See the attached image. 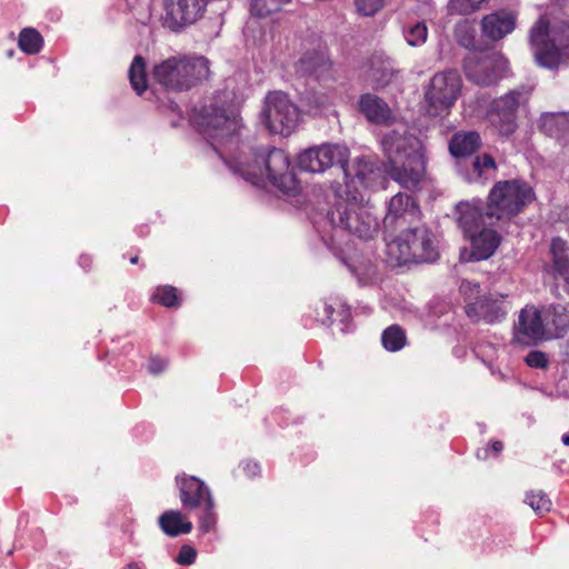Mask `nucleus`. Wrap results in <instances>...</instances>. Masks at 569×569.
<instances>
[{
    "label": "nucleus",
    "instance_id": "nucleus-31",
    "mask_svg": "<svg viewBox=\"0 0 569 569\" xmlns=\"http://www.w3.org/2000/svg\"><path fill=\"white\" fill-rule=\"evenodd\" d=\"M18 44L23 52L36 54L43 46V38L34 28H24L19 34Z\"/></svg>",
    "mask_w": 569,
    "mask_h": 569
},
{
    "label": "nucleus",
    "instance_id": "nucleus-4",
    "mask_svg": "<svg viewBox=\"0 0 569 569\" xmlns=\"http://www.w3.org/2000/svg\"><path fill=\"white\" fill-rule=\"evenodd\" d=\"M152 74L166 90L188 91L209 79L210 62L204 57L174 56L156 64Z\"/></svg>",
    "mask_w": 569,
    "mask_h": 569
},
{
    "label": "nucleus",
    "instance_id": "nucleus-2",
    "mask_svg": "<svg viewBox=\"0 0 569 569\" xmlns=\"http://www.w3.org/2000/svg\"><path fill=\"white\" fill-rule=\"evenodd\" d=\"M535 199L532 188L518 180L497 182L490 190L488 206L483 210L470 203L458 206V223L472 249H498L500 233L491 228L496 221L519 214Z\"/></svg>",
    "mask_w": 569,
    "mask_h": 569
},
{
    "label": "nucleus",
    "instance_id": "nucleus-27",
    "mask_svg": "<svg viewBox=\"0 0 569 569\" xmlns=\"http://www.w3.org/2000/svg\"><path fill=\"white\" fill-rule=\"evenodd\" d=\"M390 260L388 262L391 267H401L409 263H433L439 259V251H388Z\"/></svg>",
    "mask_w": 569,
    "mask_h": 569
},
{
    "label": "nucleus",
    "instance_id": "nucleus-32",
    "mask_svg": "<svg viewBox=\"0 0 569 569\" xmlns=\"http://www.w3.org/2000/svg\"><path fill=\"white\" fill-rule=\"evenodd\" d=\"M381 341L387 350L399 351L406 345L405 330L398 325H392L382 332Z\"/></svg>",
    "mask_w": 569,
    "mask_h": 569
},
{
    "label": "nucleus",
    "instance_id": "nucleus-56",
    "mask_svg": "<svg viewBox=\"0 0 569 569\" xmlns=\"http://www.w3.org/2000/svg\"><path fill=\"white\" fill-rule=\"evenodd\" d=\"M88 260H89V257H88L87 254H81V257H80V262H81V263H82V262H86V261H88Z\"/></svg>",
    "mask_w": 569,
    "mask_h": 569
},
{
    "label": "nucleus",
    "instance_id": "nucleus-47",
    "mask_svg": "<svg viewBox=\"0 0 569 569\" xmlns=\"http://www.w3.org/2000/svg\"><path fill=\"white\" fill-rule=\"evenodd\" d=\"M167 365V360L158 356L151 357L148 363V371L152 375H159L166 369Z\"/></svg>",
    "mask_w": 569,
    "mask_h": 569
},
{
    "label": "nucleus",
    "instance_id": "nucleus-28",
    "mask_svg": "<svg viewBox=\"0 0 569 569\" xmlns=\"http://www.w3.org/2000/svg\"><path fill=\"white\" fill-rule=\"evenodd\" d=\"M393 77V70L389 63L372 58L366 72V80L373 89H381L388 86Z\"/></svg>",
    "mask_w": 569,
    "mask_h": 569
},
{
    "label": "nucleus",
    "instance_id": "nucleus-45",
    "mask_svg": "<svg viewBox=\"0 0 569 569\" xmlns=\"http://www.w3.org/2000/svg\"><path fill=\"white\" fill-rule=\"evenodd\" d=\"M475 353L477 357L486 363H490L497 356V349L489 342H479L475 347Z\"/></svg>",
    "mask_w": 569,
    "mask_h": 569
},
{
    "label": "nucleus",
    "instance_id": "nucleus-34",
    "mask_svg": "<svg viewBox=\"0 0 569 569\" xmlns=\"http://www.w3.org/2000/svg\"><path fill=\"white\" fill-rule=\"evenodd\" d=\"M338 297H329L321 301L320 306L316 309V321L325 326H332L336 322L333 312L337 309Z\"/></svg>",
    "mask_w": 569,
    "mask_h": 569
},
{
    "label": "nucleus",
    "instance_id": "nucleus-6",
    "mask_svg": "<svg viewBox=\"0 0 569 569\" xmlns=\"http://www.w3.org/2000/svg\"><path fill=\"white\" fill-rule=\"evenodd\" d=\"M531 90L519 87L496 98L490 103L488 119L501 137H510L518 129V114L529 102Z\"/></svg>",
    "mask_w": 569,
    "mask_h": 569
},
{
    "label": "nucleus",
    "instance_id": "nucleus-40",
    "mask_svg": "<svg viewBox=\"0 0 569 569\" xmlns=\"http://www.w3.org/2000/svg\"><path fill=\"white\" fill-rule=\"evenodd\" d=\"M355 4L359 14L372 17L382 9L385 0H355Z\"/></svg>",
    "mask_w": 569,
    "mask_h": 569
},
{
    "label": "nucleus",
    "instance_id": "nucleus-11",
    "mask_svg": "<svg viewBox=\"0 0 569 569\" xmlns=\"http://www.w3.org/2000/svg\"><path fill=\"white\" fill-rule=\"evenodd\" d=\"M348 157L347 148L325 143L301 151L297 157V164L302 171L320 173L333 166L343 168L348 162Z\"/></svg>",
    "mask_w": 569,
    "mask_h": 569
},
{
    "label": "nucleus",
    "instance_id": "nucleus-44",
    "mask_svg": "<svg viewBox=\"0 0 569 569\" xmlns=\"http://www.w3.org/2000/svg\"><path fill=\"white\" fill-rule=\"evenodd\" d=\"M197 550L190 545H183L179 549V552L174 561L180 566H191L197 559Z\"/></svg>",
    "mask_w": 569,
    "mask_h": 569
},
{
    "label": "nucleus",
    "instance_id": "nucleus-38",
    "mask_svg": "<svg viewBox=\"0 0 569 569\" xmlns=\"http://www.w3.org/2000/svg\"><path fill=\"white\" fill-rule=\"evenodd\" d=\"M485 0H449L448 11L451 14H470L480 8Z\"/></svg>",
    "mask_w": 569,
    "mask_h": 569
},
{
    "label": "nucleus",
    "instance_id": "nucleus-18",
    "mask_svg": "<svg viewBox=\"0 0 569 569\" xmlns=\"http://www.w3.org/2000/svg\"><path fill=\"white\" fill-rule=\"evenodd\" d=\"M547 341L563 338L569 332V309L561 303L541 307Z\"/></svg>",
    "mask_w": 569,
    "mask_h": 569
},
{
    "label": "nucleus",
    "instance_id": "nucleus-16",
    "mask_svg": "<svg viewBox=\"0 0 569 569\" xmlns=\"http://www.w3.org/2000/svg\"><path fill=\"white\" fill-rule=\"evenodd\" d=\"M420 214V208L416 200L407 194L399 192L393 196L388 206L387 214L383 219L386 234L393 233L398 227H402L408 217L417 218Z\"/></svg>",
    "mask_w": 569,
    "mask_h": 569
},
{
    "label": "nucleus",
    "instance_id": "nucleus-3",
    "mask_svg": "<svg viewBox=\"0 0 569 569\" xmlns=\"http://www.w3.org/2000/svg\"><path fill=\"white\" fill-rule=\"evenodd\" d=\"M382 150L390 163V176L407 189L416 188L421 181L426 161L418 141L411 136L392 130L383 136Z\"/></svg>",
    "mask_w": 569,
    "mask_h": 569
},
{
    "label": "nucleus",
    "instance_id": "nucleus-46",
    "mask_svg": "<svg viewBox=\"0 0 569 569\" xmlns=\"http://www.w3.org/2000/svg\"><path fill=\"white\" fill-rule=\"evenodd\" d=\"M495 251H460L459 264L489 259Z\"/></svg>",
    "mask_w": 569,
    "mask_h": 569
},
{
    "label": "nucleus",
    "instance_id": "nucleus-19",
    "mask_svg": "<svg viewBox=\"0 0 569 569\" xmlns=\"http://www.w3.org/2000/svg\"><path fill=\"white\" fill-rule=\"evenodd\" d=\"M466 315L472 321H485L487 323L500 322L506 318L507 311L502 300L493 299L485 295L480 300L465 307Z\"/></svg>",
    "mask_w": 569,
    "mask_h": 569
},
{
    "label": "nucleus",
    "instance_id": "nucleus-52",
    "mask_svg": "<svg viewBox=\"0 0 569 569\" xmlns=\"http://www.w3.org/2000/svg\"><path fill=\"white\" fill-rule=\"evenodd\" d=\"M460 43L465 47L473 46V37H466L460 40Z\"/></svg>",
    "mask_w": 569,
    "mask_h": 569
},
{
    "label": "nucleus",
    "instance_id": "nucleus-53",
    "mask_svg": "<svg viewBox=\"0 0 569 569\" xmlns=\"http://www.w3.org/2000/svg\"><path fill=\"white\" fill-rule=\"evenodd\" d=\"M562 442L565 446H569V433L562 436Z\"/></svg>",
    "mask_w": 569,
    "mask_h": 569
},
{
    "label": "nucleus",
    "instance_id": "nucleus-17",
    "mask_svg": "<svg viewBox=\"0 0 569 569\" xmlns=\"http://www.w3.org/2000/svg\"><path fill=\"white\" fill-rule=\"evenodd\" d=\"M388 244L398 249H435L436 236L426 226L403 229L398 236L386 234Z\"/></svg>",
    "mask_w": 569,
    "mask_h": 569
},
{
    "label": "nucleus",
    "instance_id": "nucleus-8",
    "mask_svg": "<svg viewBox=\"0 0 569 569\" xmlns=\"http://www.w3.org/2000/svg\"><path fill=\"white\" fill-rule=\"evenodd\" d=\"M327 216L333 228H340L360 239H370L378 230L376 219L355 202L339 200Z\"/></svg>",
    "mask_w": 569,
    "mask_h": 569
},
{
    "label": "nucleus",
    "instance_id": "nucleus-14",
    "mask_svg": "<svg viewBox=\"0 0 569 569\" xmlns=\"http://www.w3.org/2000/svg\"><path fill=\"white\" fill-rule=\"evenodd\" d=\"M333 62L329 57V50L321 42L306 49L296 63L297 72L313 77L317 81L332 79Z\"/></svg>",
    "mask_w": 569,
    "mask_h": 569
},
{
    "label": "nucleus",
    "instance_id": "nucleus-1",
    "mask_svg": "<svg viewBox=\"0 0 569 569\" xmlns=\"http://www.w3.org/2000/svg\"><path fill=\"white\" fill-rule=\"evenodd\" d=\"M194 123L234 174L259 186L266 173L271 184L283 193L298 190L290 159L282 149L254 150L252 161L242 160L241 131L244 126L233 106L212 99L197 112Z\"/></svg>",
    "mask_w": 569,
    "mask_h": 569
},
{
    "label": "nucleus",
    "instance_id": "nucleus-10",
    "mask_svg": "<svg viewBox=\"0 0 569 569\" xmlns=\"http://www.w3.org/2000/svg\"><path fill=\"white\" fill-rule=\"evenodd\" d=\"M507 67L508 61L497 52H471L463 59L466 78L479 87L496 84Z\"/></svg>",
    "mask_w": 569,
    "mask_h": 569
},
{
    "label": "nucleus",
    "instance_id": "nucleus-50",
    "mask_svg": "<svg viewBox=\"0 0 569 569\" xmlns=\"http://www.w3.org/2000/svg\"><path fill=\"white\" fill-rule=\"evenodd\" d=\"M503 449V443L499 440H495L491 442V450L495 455H499Z\"/></svg>",
    "mask_w": 569,
    "mask_h": 569
},
{
    "label": "nucleus",
    "instance_id": "nucleus-29",
    "mask_svg": "<svg viewBox=\"0 0 569 569\" xmlns=\"http://www.w3.org/2000/svg\"><path fill=\"white\" fill-rule=\"evenodd\" d=\"M128 73L132 89L137 94H142L148 88L146 60L141 56H136Z\"/></svg>",
    "mask_w": 569,
    "mask_h": 569
},
{
    "label": "nucleus",
    "instance_id": "nucleus-51",
    "mask_svg": "<svg viewBox=\"0 0 569 569\" xmlns=\"http://www.w3.org/2000/svg\"><path fill=\"white\" fill-rule=\"evenodd\" d=\"M563 247H565V242L561 239L557 238V239L552 240L550 249H552V250L563 249Z\"/></svg>",
    "mask_w": 569,
    "mask_h": 569
},
{
    "label": "nucleus",
    "instance_id": "nucleus-36",
    "mask_svg": "<svg viewBox=\"0 0 569 569\" xmlns=\"http://www.w3.org/2000/svg\"><path fill=\"white\" fill-rule=\"evenodd\" d=\"M526 503H528L532 510L540 516L549 512L552 505L549 497L540 490L528 492L526 496Z\"/></svg>",
    "mask_w": 569,
    "mask_h": 569
},
{
    "label": "nucleus",
    "instance_id": "nucleus-25",
    "mask_svg": "<svg viewBox=\"0 0 569 569\" xmlns=\"http://www.w3.org/2000/svg\"><path fill=\"white\" fill-rule=\"evenodd\" d=\"M337 258L355 274L358 279L367 278L373 274V264L370 259L365 257L363 251H337Z\"/></svg>",
    "mask_w": 569,
    "mask_h": 569
},
{
    "label": "nucleus",
    "instance_id": "nucleus-43",
    "mask_svg": "<svg viewBox=\"0 0 569 569\" xmlns=\"http://www.w3.org/2000/svg\"><path fill=\"white\" fill-rule=\"evenodd\" d=\"M473 171L478 173V176H482L483 171L487 169L497 170V163L495 158L489 153H483L475 158L472 163Z\"/></svg>",
    "mask_w": 569,
    "mask_h": 569
},
{
    "label": "nucleus",
    "instance_id": "nucleus-55",
    "mask_svg": "<svg viewBox=\"0 0 569 569\" xmlns=\"http://www.w3.org/2000/svg\"><path fill=\"white\" fill-rule=\"evenodd\" d=\"M124 569H140V568L136 563H130Z\"/></svg>",
    "mask_w": 569,
    "mask_h": 569
},
{
    "label": "nucleus",
    "instance_id": "nucleus-54",
    "mask_svg": "<svg viewBox=\"0 0 569 569\" xmlns=\"http://www.w3.org/2000/svg\"><path fill=\"white\" fill-rule=\"evenodd\" d=\"M129 260H130V262H131V263H137V262H138V260H139V257H138V254H134V256H131V257L129 258Z\"/></svg>",
    "mask_w": 569,
    "mask_h": 569
},
{
    "label": "nucleus",
    "instance_id": "nucleus-30",
    "mask_svg": "<svg viewBox=\"0 0 569 569\" xmlns=\"http://www.w3.org/2000/svg\"><path fill=\"white\" fill-rule=\"evenodd\" d=\"M151 301L166 308H179L181 297L176 287L170 284L158 286L151 295Z\"/></svg>",
    "mask_w": 569,
    "mask_h": 569
},
{
    "label": "nucleus",
    "instance_id": "nucleus-20",
    "mask_svg": "<svg viewBox=\"0 0 569 569\" xmlns=\"http://www.w3.org/2000/svg\"><path fill=\"white\" fill-rule=\"evenodd\" d=\"M516 27L515 16L500 10L482 18L481 29L486 38L498 41L510 33Z\"/></svg>",
    "mask_w": 569,
    "mask_h": 569
},
{
    "label": "nucleus",
    "instance_id": "nucleus-21",
    "mask_svg": "<svg viewBox=\"0 0 569 569\" xmlns=\"http://www.w3.org/2000/svg\"><path fill=\"white\" fill-rule=\"evenodd\" d=\"M481 146L482 139L479 132L475 130H460L451 136L448 149L452 157L460 159L471 157L481 148Z\"/></svg>",
    "mask_w": 569,
    "mask_h": 569
},
{
    "label": "nucleus",
    "instance_id": "nucleus-57",
    "mask_svg": "<svg viewBox=\"0 0 569 569\" xmlns=\"http://www.w3.org/2000/svg\"><path fill=\"white\" fill-rule=\"evenodd\" d=\"M357 177H358L361 181H363V180H365V176H363V173H362L361 171H358V172H357Z\"/></svg>",
    "mask_w": 569,
    "mask_h": 569
},
{
    "label": "nucleus",
    "instance_id": "nucleus-37",
    "mask_svg": "<svg viewBox=\"0 0 569 569\" xmlns=\"http://www.w3.org/2000/svg\"><path fill=\"white\" fill-rule=\"evenodd\" d=\"M405 39L411 47H417L426 42L428 28L425 22H416L403 30Z\"/></svg>",
    "mask_w": 569,
    "mask_h": 569
},
{
    "label": "nucleus",
    "instance_id": "nucleus-12",
    "mask_svg": "<svg viewBox=\"0 0 569 569\" xmlns=\"http://www.w3.org/2000/svg\"><path fill=\"white\" fill-rule=\"evenodd\" d=\"M209 0H163V26L179 32L203 18Z\"/></svg>",
    "mask_w": 569,
    "mask_h": 569
},
{
    "label": "nucleus",
    "instance_id": "nucleus-23",
    "mask_svg": "<svg viewBox=\"0 0 569 569\" xmlns=\"http://www.w3.org/2000/svg\"><path fill=\"white\" fill-rule=\"evenodd\" d=\"M539 127L545 134L566 144L569 140V112L543 113Z\"/></svg>",
    "mask_w": 569,
    "mask_h": 569
},
{
    "label": "nucleus",
    "instance_id": "nucleus-58",
    "mask_svg": "<svg viewBox=\"0 0 569 569\" xmlns=\"http://www.w3.org/2000/svg\"><path fill=\"white\" fill-rule=\"evenodd\" d=\"M12 54H13V51H12V50H10V51L8 52V56H9V57H12Z\"/></svg>",
    "mask_w": 569,
    "mask_h": 569
},
{
    "label": "nucleus",
    "instance_id": "nucleus-49",
    "mask_svg": "<svg viewBox=\"0 0 569 569\" xmlns=\"http://www.w3.org/2000/svg\"><path fill=\"white\" fill-rule=\"evenodd\" d=\"M559 357L561 363L569 365V339L560 345Z\"/></svg>",
    "mask_w": 569,
    "mask_h": 569
},
{
    "label": "nucleus",
    "instance_id": "nucleus-26",
    "mask_svg": "<svg viewBox=\"0 0 569 569\" xmlns=\"http://www.w3.org/2000/svg\"><path fill=\"white\" fill-rule=\"evenodd\" d=\"M550 261L545 263L543 270L556 282H563V290L569 293V258L566 251H550Z\"/></svg>",
    "mask_w": 569,
    "mask_h": 569
},
{
    "label": "nucleus",
    "instance_id": "nucleus-24",
    "mask_svg": "<svg viewBox=\"0 0 569 569\" xmlns=\"http://www.w3.org/2000/svg\"><path fill=\"white\" fill-rule=\"evenodd\" d=\"M160 529L168 537H178L191 532L193 526L179 510H167L158 518Z\"/></svg>",
    "mask_w": 569,
    "mask_h": 569
},
{
    "label": "nucleus",
    "instance_id": "nucleus-48",
    "mask_svg": "<svg viewBox=\"0 0 569 569\" xmlns=\"http://www.w3.org/2000/svg\"><path fill=\"white\" fill-rule=\"evenodd\" d=\"M241 468L244 475L249 478H254L261 472L259 463L254 461H244L241 463Z\"/></svg>",
    "mask_w": 569,
    "mask_h": 569
},
{
    "label": "nucleus",
    "instance_id": "nucleus-7",
    "mask_svg": "<svg viewBox=\"0 0 569 569\" xmlns=\"http://www.w3.org/2000/svg\"><path fill=\"white\" fill-rule=\"evenodd\" d=\"M261 120L271 133L288 137L299 123L300 110L287 93L272 91L264 98Z\"/></svg>",
    "mask_w": 569,
    "mask_h": 569
},
{
    "label": "nucleus",
    "instance_id": "nucleus-9",
    "mask_svg": "<svg viewBox=\"0 0 569 569\" xmlns=\"http://www.w3.org/2000/svg\"><path fill=\"white\" fill-rule=\"evenodd\" d=\"M461 89L462 80L457 70L437 72L425 92L428 113L431 116L448 113L458 100Z\"/></svg>",
    "mask_w": 569,
    "mask_h": 569
},
{
    "label": "nucleus",
    "instance_id": "nucleus-22",
    "mask_svg": "<svg viewBox=\"0 0 569 569\" xmlns=\"http://www.w3.org/2000/svg\"><path fill=\"white\" fill-rule=\"evenodd\" d=\"M359 110L373 123H387L392 119V112L387 102L372 93H363L359 98Z\"/></svg>",
    "mask_w": 569,
    "mask_h": 569
},
{
    "label": "nucleus",
    "instance_id": "nucleus-15",
    "mask_svg": "<svg viewBox=\"0 0 569 569\" xmlns=\"http://www.w3.org/2000/svg\"><path fill=\"white\" fill-rule=\"evenodd\" d=\"M176 482L179 489V498L184 510H197L213 500L209 487L197 477L187 475L177 476Z\"/></svg>",
    "mask_w": 569,
    "mask_h": 569
},
{
    "label": "nucleus",
    "instance_id": "nucleus-35",
    "mask_svg": "<svg viewBox=\"0 0 569 569\" xmlns=\"http://www.w3.org/2000/svg\"><path fill=\"white\" fill-rule=\"evenodd\" d=\"M288 2L282 0H251L250 13L257 18H266L279 11L281 6Z\"/></svg>",
    "mask_w": 569,
    "mask_h": 569
},
{
    "label": "nucleus",
    "instance_id": "nucleus-13",
    "mask_svg": "<svg viewBox=\"0 0 569 569\" xmlns=\"http://www.w3.org/2000/svg\"><path fill=\"white\" fill-rule=\"evenodd\" d=\"M512 341L527 347L547 341L541 308L526 306L520 310Z\"/></svg>",
    "mask_w": 569,
    "mask_h": 569
},
{
    "label": "nucleus",
    "instance_id": "nucleus-5",
    "mask_svg": "<svg viewBox=\"0 0 569 569\" xmlns=\"http://www.w3.org/2000/svg\"><path fill=\"white\" fill-rule=\"evenodd\" d=\"M530 40L536 48L538 63L547 68L558 66L562 50L569 48V22L560 21L549 26L545 17H540L530 31Z\"/></svg>",
    "mask_w": 569,
    "mask_h": 569
},
{
    "label": "nucleus",
    "instance_id": "nucleus-42",
    "mask_svg": "<svg viewBox=\"0 0 569 569\" xmlns=\"http://www.w3.org/2000/svg\"><path fill=\"white\" fill-rule=\"evenodd\" d=\"M336 312H337L336 321H338L341 325L340 330L342 332H347L349 329L350 321H351L350 307L339 298V301H337Z\"/></svg>",
    "mask_w": 569,
    "mask_h": 569
},
{
    "label": "nucleus",
    "instance_id": "nucleus-41",
    "mask_svg": "<svg viewBox=\"0 0 569 569\" xmlns=\"http://www.w3.org/2000/svg\"><path fill=\"white\" fill-rule=\"evenodd\" d=\"M525 362L528 367L535 369H548L549 358L546 352L541 350H531L525 357Z\"/></svg>",
    "mask_w": 569,
    "mask_h": 569
},
{
    "label": "nucleus",
    "instance_id": "nucleus-39",
    "mask_svg": "<svg viewBox=\"0 0 569 569\" xmlns=\"http://www.w3.org/2000/svg\"><path fill=\"white\" fill-rule=\"evenodd\" d=\"M459 292L466 302L465 307H468L471 302L480 300L485 296L481 293V288L478 282H471L468 280L461 281Z\"/></svg>",
    "mask_w": 569,
    "mask_h": 569
},
{
    "label": "nucleus",
    "instance_id": "nucleus-33",
    "mask_svg": "<svg viewBox=\"0 0 569 569\" xmlns=\"http://www.w3.org/2000/svg\"><path fill=\"white\" fill-rule=\"evenodd\" d=\"M199 512V530L202 533H208L216 530L217 513L214 511V501L211 500L202 507L198 508Z\"/></svg>",
    "mask_w": 569,
    "mask_h": 569
}]
</instances>
